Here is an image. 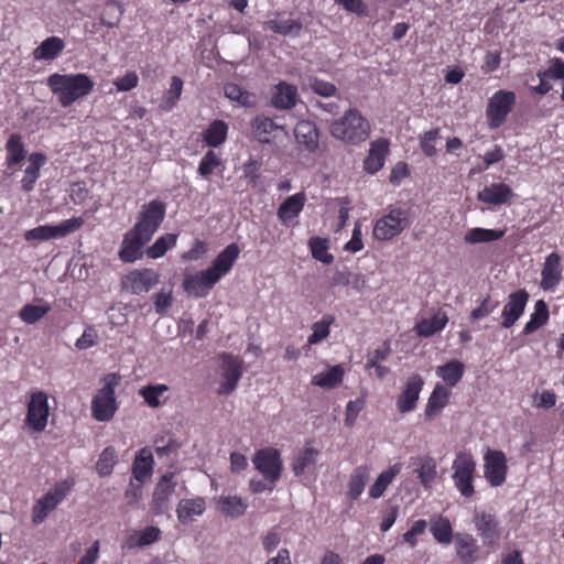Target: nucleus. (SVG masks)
I'll return each mask as SVG.
<instances>
[{"label": "nucleus", "mask_w": 564, "mask_h": 564, "mask_svg": "<svg viewBox=\"0 0 564 564\" xmlns=\"http://www.w3.org/2000/svg\"><path fill=\"white\" fill-rule=\"evenodd\" d=\"M46 85L63 108L87 97L95 87L91 77L85 73H53L47 77Z\"/></svg>", "instance_id": "f03ea898"}, {"label": "nucleus", "mask_w": 564, "mask_h": 564, "mask_svg": "<svg viewBox=\"0 0 564 564\" xmlns=\"http://www.w3.org/2000/svg\"><path fill=\"white\" fill-rule=\"evenodd\" d=\"M335 323V317L325 314L321 321L312 325V334L308 336V345H316L329 336L330 326Z\"/></svg>", "instance_id": "603ef678"}, {"label": "nucleus", "mask_w": 564, "mask_h": 564, "mask_svg": "<svg viewBox=\"0 0 564 564\" xmlns=\"http://www.w3.org/2000/svg\"><path fill=\"white\" fill-rule=\"evenodd\" d=\"M508 474L506 454L498 449H488L484 455V476L491 487L505 484Z\"/></svg>", "instance_id": "4468645a"}, {"label": "nucleus", "mask_w": 564, "mask_h": 564, "mask_svg": "<svg viewBox=\"0 0 564 564\" xmlns=\"http://www.w3.org/2000/svg\"><path fill=\"white\" fill-rule=\"evenodd\" d=\"M430 531L436 542L444 545H449L455 539L453 525L448 518L437 516L430 520Z\"/></svg>", "instance_id": "4c0bfd02"}, {"label": "nucleus", "mask_w": 564, "mask_h": 564, "mask_svg": "<svg viewBox=\"0 0 564 564\" xmlns=\"http://www.w3.org/2000/svg\"><path fill=\"white\" fill-rule=\"evenodd\" d=\"M451 397V389L444 386V383L437 382L427 399L424 410V420L431 422L438 417L448 405Z\"/></svg>", "instance_id": "4be33fe9"}, {"label": "nucleus", "mask_w": 564, "mask_h": 564, "mask_svg": "<svg viewBox=\"0 0 564 564\" xmlns=\"http://www.w3.org/2000/svg\"><path fill=\"white\" fill-rule=\"evenodd\" d=\"M440 138V128H435L429 131H425L420 138V148L421 151L427 158H433L436 155L437 150L435 147V141Z\"/></svg>", "instance_id": "bf43d9fd"}, {"label": "nucleus", "mask_w": 564, "mask_h": 564, "mask_svg": "<svg viewBox=\"0 0 564 564\" xmlns=\"http://www.w3.org/2000/svg\"><path fill=\"white\" fill-rule=\"evenodd\" d=\"M242 376L241 362L229 355L223 356V382L219 386L218 394L231 393Z\"/></svg>", "instance_id": "5701e85b"}, {"label": "nucleus", "mask_w": 564, "mask_h": 564, "mask_svg": "<svg viewBox=\"0 0 564 564\" xmlns=\"http://www.w3.org/2000/svg\"><path fill=\"white\" fill-rule=\"evenodd\" d=\"M401 471V464L397 463L382 471L369 489V496L378 499L383 496L388 486L393 481L395 476Z\"/></svg>", "instance_id": "a18cd8bd"}, {"label": "nucleus", "mask_w": 564, "mask_h": 564, "mask_svg": "<svg viewBox=\"0 0 564 564\" xmlns=\"http://www.w3.org/2000/svg\"><path fill=\"white\" fill-rule=\"evenodd\" d=\"M74 479H64L56 482L53 488L39 499L32 509V522L34 524L42 523L50 512L55 510L57 506L66 498L74 487Z\"/></svg>", "instance_id": "423d86ee"}, {"label": "nucleus", "mask_w": 564, "mask_h": 564, "mask_svg": "<svg viewBox=\"0 0 564 564\" xmlns=\"http://www.w3.org/2000/svg\"><path fill=\"white\" fill-rule=\"evenodd\" d=\"M101 387L91 400V416L98 422H109L118 411L116 389L121 383L118 372L105 375L100 380Z\"/></svg>", "instance_id": "7ed1b4c3"}, {"label": "nucleus", "mask_w": 564, "mask_h": 564, "mask_svg": "<svg viewBox=\"0 0 564 564\" xmlns=\"http://www.w3.org/2000/svg\"><path fill=\"white\" fill-rule=\"evenodd\" d=\"M516 94L510 90H497L489 99L486 118L490 129L500 128L516 105Z\"/></svg>", "instance_id": "1a4fd4ad"}, {"label": "nucleus", "mask_w": 564, "mask_h": 564, "mask_svg": "<svg viewBox=\"0 0 564 564\" xmlns=\"http://www.w3.org/2000/svg\"><path fill=\"white\" fill-rule=\"evenodd\" d=\"M344 377V369L337 365L332 367L326 372L318 373L313 377L312 384L318 386L324 389H333L341 383Z\"/></svg>", "instance_id": "8fccbe9b"}, {"label": "nucleus", "mask_w": 564, "mask_h": 564, "mask_svg": "<svg viewBox=\"0 0 564 564\" xmlns=\"http://www.w3.org/2000/svg\"><path fill=\"white\" fill-rule=\"evenodd\" d=\"M405 212L400 208L391 209L379 218L373 227V236L378 240H390L408 227Z\"/></svg>", "instance_id": "ddd939ff"}, {"label": "nucleus", "mask_w": 564, "mask_h": 564, "mask_svg": "<svg viewBox=\"0 0 564 564\" xmlns=\"http://www.w3.org/2000/svg\"><path fill=\"white\" fill-rule=\"evenodd\" d=\"M65 48V42L58 36L45 39L34 51L33 57L36 61H53Z\"/></svg>", "instance_id": "e433bc0d"}, {"label": "nucleus", "mask_w": 564, "mask_h": 564, "mask_svg": "<svg viewBox=\"0 0 564 564\" xmlns=\"http://www.w3.org/2000/svg\"><path fill=\"white\" fill-rule=\"evenodd\" d=\"M45 161L46 156L41 152H34L29 156V165L24 170V175L21 180V188L24 192L33 191L40 177V170L45 164Z\"/></svg>", "instance_id": "7c9ffc66"}, {"label": "nucleus", "mask_w": 564, "mask_h": 564, "mask_svg": "<svg viewBox=\"0 0 564 564\" xmlns=\"http://www.w3.org/2000/svg\"><path fill=\"white\" fill-rule=\"evenodd\" d=\"M498 302H492L488 294L480 301L479 305L470 312V319L478 321L487 317L496 310Z\"/></svg>", "instance_id": "e2e57ef3"}, {"label": "nucleus", "mask_w": 564, "mask_h": 564, "mask_svg": "<svg viewBox=\"0 0 564 564\" xmlns=\"http://www.w3.org/2000/svg\"><path fill=\"white\" fill-rule=\"evenodd\" d=\"M473 521L484 544L488 547H496L501 538V528L497 517L486 511H475Z\"/></svg>", "instance_id": "2eb2a0df"}, {"label": "nucleus", "mask_w": 564, "mask_h": 564, "mask_svg": "<svg viewBox=\"0 0 564 564\" xmlns=\"http://www.w3.org/2000/svg\"><path fill=\"white\" fill-rule=\"evenodd\" d=\"M297 101V88L285 82H280L274 87L271 105L276 109H291Z\"/></svg>", "instance_id": "bb28decb"}, {"label": "nucleus", "mask_w": 564, "mask_h": 564, "mask_svg": "<svg viewBox=\"0 0 564 564\" xmlns=\"http://www.w3.org/2000/svg\"><path fill=\"white\" fill-rule=\"evenodd\" d=\"M177 239V234H165L159 237L152 246L147 248V257L150 259L162 258L167 250L173 249L176 246Z\"/></svg>", "instance_id": "de8ad7c7"}, {"label": "nucleus", "mask_w": 564, "mask_h": 564, "mask_svg": "<svg viewBox=\"0 0 564 564\" xmlns=\"http://www.w3.org/2000/svg\"><path fill=\"white\" fill-rule=\"evenodd\" d=\"M501 63V52L500 51H489L486 53L484 58V64L481 69L484 73L489 74L497 70Z\"/></svg>", "instance_id": "774afa93"}, {"label": "nucleus", "mask_w": 564, "mask_h": 564, "mask_svg": "<svg viewBox=\"0 0 564 564\" xmlns=\"http://www.w3.org/2000/svg\"><path fill=\"white\" fill-rule=\"evenodd\" d=\"M218 510L230 518H239L242 516L248 505L242 498L237 496H221L217 501Z\"/></svg>", "instance_id": "49530a36"}, {"label": "nucleus", "mask_w": 564, "mask_h": 564, "mask_svg": "<svg viewBox=\"0 0 564 564\" xmlns=\"http://www.w3.org/2000/svg\"><path fill=\"white\" fill-rule=\"evenodd\" d=\"M165 215V203L160 199H152L141 206L133 228L152 239L163 223Z\"/></svg>", "instance_id": "6e6552de"}, {"label": "nucleus", "mask_w": 564, "mask_h": 564, "mask_svg": "<svg viewBox=\"0 0 564 564\" xmlns=\"http://www.w3.org/2000/svg\"><path fill=\"white\" fill-rule=\"evenodd\" d=\"M562 258L557 252H551L544 259L541 270L540 288L544 291L554 290L563 279Z\"/></svg>", "instance_id": "412c9836"}, {"label": "nucleus", "mask_w": 564, "mask_h": 564, "mask_svg": "<svg viewBox=\"0 0 564 564\" xmlns=\"http://www.w3.org/2000/svg\"><path fill=\"white\" fill-rule=\"evenodd\" d=\"M261 163L257 160L250 159L242 165L243 177L253 187H258L261 181L260 174Z\"/></svg>", "instance_id": "052dcab7"}, {"label": "nucleus", "mask_w": 564, "mask_h": 564, "mask_svg": "<svg viewBox=\"0 0 564 564\" xmlns=\"http://www.w3.org/2000/svg\"><path fill=\"white\" fill-rule=\"evenodd\" d=\"M174 478V473H166L155 485L151 501V510L154 514H163L169 509L170 499L176 487Z\"/></svg>", "instance_id": "6ab92c4d"}, {"label": "nucleus", "mask_w": 564, "mask_h": 564, "mask_svg": "<svg viewBox=\"0 0 564 564\" xmlns=\"http://www.w3.org/2000/svg\"><path fill=\"white\" fill-rule=\"evenodd\" d=\"M319 451L313 447H304L293 458L292 470L295 476H302L306 470L315 466Z\"/></svg>", "instance_id": "a19ab883"}, {"label": "nucleus", "mask_w": 564, "mask_h": 564, "mask_svg": "<svg viewBox=\"0 0 564 564\" xmlns=\"http://www.w3.org/2000/svg\"><path fill=\"white\" fill-rule=\"evenodd\" d=\"M296 141L307 150L314 151L318 145V131L316 126L310 120H301L294 128Z\"/></svg>", "instance_id": "72a5a7b5"}, {"label": "nucleus", "mask_w": 564, "mask_h": 564, "mask_svg": "<svg viewBox=\"0 0 564 564\" xmlns=\"http://www.w3.org/2000/svg\"><path fill=\"white\" fill-rule=\"evenodd\" d=\"M153 469V456L151 452L142 448L135 456L132 474L133 477L140 481L149 477Z\"/></svg>", "instance_id": "09e8293b"}, {"label": "nucleus", "mask_w": 564, "mask_h": 564, "mask_svg": "<svg viewBox=\"0 0 564 564\" xmlns=\"http://www.w3.org/2000/svg\"><path fill=\"white\" fill-rule=\"evenodd\" d=\"M159 282L160 273L154 269H133L122 276L121 288L133 295H140L148 293Z\"/></svg>", "instance_id": "9b49d317"}, {"label": "nucleus", "mask_w": 564, "mask_h": 564, "mask_svg": "<svg viewBox=\"0 0 564 564\" xmlns=\"http://www.w3.org/2000/svg\"><path fill=\"white\" fill-rule=\"evenodd\" d=\"M453 481L462 497L475 495L476 462L470 453L458 452L452 464Z\"/></svg>", "instance_id": "39448f33"}, {"label": "nucleus", "mask_w": 564, "mask_h": 564, "mask_svg": "<svg viewBox=\"0 0 564 564\" xmlns=\"http://www.w3.org/2000/svg\"><path fill=\"white\" fill-rule=\"evenodd\" d=\"M252 463L268 482L275 485L280 479L283 464L281 454L276 448L264 447L258 449L252 457Z\"/></svg>", "instance_id": "9d476101"}, {"label": "nucleus", "mask_w": 564, "mask_h": 564, "mask_svg": "<svg viewBox=\"0 0 564 564\" xmlns=\"http://www.w3.org/2000/svg\"><path fill=\"white\" fill-rule=\"evenodd\" d=\"M50 416L48 397L44 391L35 390L30 394L26 404L25 425L35 433H42L47 426Z\"/></svg>", "instance_id": "0eeeda50"}, {"label": "nucleus", "mask_w": 564, "mask_h": 564, "mask_svg": "<svg viewBox=\"0 0 564 564\" xmlns=\"http://www.w3.org/2000/svg\"><path fill=\"white\" fill-rule=\"evenodd\" d=\"M447 323V314L438 311L431 318H422L416 322L414 325V332L420 337L429 338L443 330Z\"/></svg>", "instance_id": "cd10ccee"}, {"label": "nucleus", "mask_w": 564, "mask_h": 564, "mask_svg": "<svg viewBox=\"0 0 564 564\" xmlns=\"http://www.w3.org/2000/svg\"><path fill=\"white\" fill-rule=\"evenodd\" d=\"M368 479L369 470L367 466H359L354 469L348 484V495L352 500L358 499L362 494Z\"/></svg>", "instance_id": "3c124183"}, {"label": "nucleus", "mask_w": 564, "mask_h": 564, "mask_svg": "<svg viewBox=\"0 0 564 564\" xmlns=\"http://www.w3.org/2000/svg\"><path fill=\"white\" fill-rule=\"evenodd\" d=\"M310 87L315 94L323 97H332L337 91V88L334 84L317 77L310 78Z\"/></svg>", "instance_id": "69168bd1"}, {"label": "nucleus", "mask_w": 564, "mask_h": 564, "mask_svg": "<svg viewBox=\"0 0 564 564\" xmlns=\"http://www.w3.org/2000/svg\"><path fill=\"white\" fill-rule=\"evenodd\" d=\"M435 373L443 380L447 388L458 384L465 373V365L457 359H452L436 368Z\"/></svg>", "instance_id": "c756f323"}, {"label": "nucleus", "mask_w": 564, "mask_h": 564, "mask_svg": "<svg viewBox=\"0 0 564 564\" xmlns=\"http://www.w3.org/2000/svg\"><path fill=\"white\" fill-rule=\"evenodd\" d=\"M84 225L82 217H73L63 220L57 226L42 225L24 232L26 241L39 240L45 241L50 239H57L67 236L70 232L78 230Z\"/></svg>", "instance_id": "f8f14e48"}, {"label": "nucleus", "mask_w": 564, "mask_h": 564, "mask_svg": "<svg viewBox=\"0 0 564 564\" xmlns=\"http://www.w3.org/2000/svg\"><path fill=\"white\" fill-rule=\"evenodd\" d=\"M117 463V454L113 447H106L96 464L97 473L105 477L111 474L113 466Z\"/></svg>", "instance_id": "13d9d810"}, {"label": "nucleus", "mask_w": 564, "mask_h": 564, "mask_svg": "<svg viewBox=\"0 0 564 564\" xmlns=\"http://www.w3.org/2000/svg\"><path fill=\"white\" fill-rule=\"evenodd\" d=\"M330 133L338 140L358 144L368 139L370 124L357 109L351 108L330 124Z\"/></svg>", "instance_id": "20e7f679"}, {"label": "nucleus", "mask_w": 564, "mask_h": 564, "mask_svg": "<svg viewBox=\"0 0 564 564\" xmlns=\"http://www.w3.org/2000/svg\"><path fill=\"white\" fill-rule=\"evenodd\" d=\"M251 130L253 137L260 143H270L271 138L275 135V131H283L284 127L278 124L273 119L269 117L257 116L251 122Z\"/></svg>", "instance_id": "c85d7f7f"}, {"label": "nucleus", "mask_w": 564, "mask_h": 564, "mask_svg": "<svg viewBox=\"0 0 564 564\" xmlns=\"http://www.w3.org/2000/svg\"><path fill=\"white\" fill-rule=\"evenodd\" d=\"M305 194L303 192L296 193L288 197L278 209L279 219L286 224L300 215L305 205Z\"/></svg>", "instance_id": "f704fd0d"}, {"label": "nucleus", "mask_w": 564, "mask_h": 564, "mask_svg": "<svg viewBox=\"0 0 564 564\" xmlns=\"http://www.w3.org/2000/svg\"><path fill=\"white\" fill-rule=\"evenodd\" d=\"M170 388L164 383L156 384H148L143 386L139 389V395L143 399L144 403L152 408L158 409L165 403V399L162 400L164 393H166Z\"/></svg>", "instance_id": "37998d69"}, {"label": "nucleus", "mask_w": 564, "mask_h": 564, "mask_svg": "<svg viewBox=\"0 0 564 564\" xmlns=\"http://www.w3.org/2000/svg\"><path fill=\"white\" fill-rule=\"evenodd\" d=\"M506 234L505 229H487L481 227L470 228L464 236L467 245L492 242L501 239Z\"/></svg>", "instance_id": "79ce46f5"}, {"label": "nucleus", "mask_w": 564, "mask_h": 564, "mask_svg": "<svg viewBox=\"0 0 564 564\" xmlns=\"http://www.w3.org/2000/svg\"><path fill=\"white\" fill-rule=\"evenodd\" d=\"M264 29L270 30L275 34H280L283 36H293L296 37L301 34L303 24L297 19H288V20H268L264 22Z\"/></svg>", "instance_id": "ea45409f"}, {"label": "nucleus", "mask_w": 564, "mask_h": 564, "mask_svg": "<svg viewBox=\"0 0 564 564\" xmlns=\"http://www.w3.org/2000/svg\"><path fill=\"white\" fill-rule=\"evenodd\" d=\"M530 295L525 289H519L508 295L501 312V327L510 328L524 313Z\"/></svg>", "instance_id": "a211bd4d"}, {"label": "nucleus", "mask_w": 564, "mask_h": 564, "mask_svg": "<svg viewBox=\"0 0 564 564\" xmlns=\"http://www.w3.org/2000/svg\"><path fill=\"white\" fill-rule=\"evenodd\" d=\"M427 528V521L420 519L413 522L411 528L402 534V539L405 543H408L411 547H415L417 545V538L423 535Z\"/></svg>", "instance_id": "680f3d73"}, {"label": "nucleus", "mask_w": 564, "mask_h": 564, "mask_svg": "<svg viewBox=\"0 0 564 564\" xmlns=\"http://www.w3.org/2000/svg\"><path fill=\"white\" fill-rule=\"evenodd\" d=\"M455 551L463 564H474L479 558V545L469 533L455 534Z\"/></svg>", "instance_id": "393cba45"}, {"label": "nucleus", "mask_w": 564, "mask_h": 564, "mask_svg": "<svg viewBox=\"0 0 564 564\" xmlns=\"http://www.w3.org/2000/svg\"><path fill=\"white\" fill-rule=\"evenodd\" d=\"M514 197L512 188L503 183H491L477 193V200L488 206L510 205Z\"/></svg>", "instance_id": "aec40b11"}, {"label": "nucleus", "mask_w": 564, "mask_h": 564, "mask_svg": "<svg viewBox=\"0 0 564 564\" xmlns=\"http://www.w3.org/2000/svg\"><path fill=\"white\" fill-rule=\"evenodd\" d=\"M550 318L547 304L543 300H539L534 304V312L530 315L529 322L522 329L523 335H530L544 326Z\"/></svg>", "instance_id": "c03bdc74"}, {"label": "nucleus", "mask_w": 564, "mask_h": 564, "mask_svg": "<svg viewBox=\"0 0 564 564\" xmlns=\"http://www.w3.org/2000/svg\"><path fill=\"white\" fill-rule=\"evenodd\" d=\"M149 241H151V238L132 227L123 235L118 252L119 259L124 263H133L140 260L143 257V248Z\"/></svg>", "instance_id": "dca6fc26"}, {"label": "nucleus", "mask_w": 564, "mask_h": 564, "mask_svg": "<svg viewBox=\"0 0 564 564\" xmlns=\"http://www.w3.org/2000/svg\"><path fill=\"white\" fill-rule=\"evenodd\" d=\"M390 142L388 139L380 138L370 143L368 155L364 160V169L370 174H375L382 169L387 155L389 154Z\"/></svg>", "instance_id": "b1692460"}, {"label": "nucleus", "mask_w": 564, "mask_h": 564, "mask_svg": "<svg viewBox=\"0 0 564 564\" xmlns=\"http://www.w3.org/2000/svg\"><path fill=\"white\" fill-rule=\"evenodd\" d=\"M414 471L425 489H430L437 477V464L430 455H419L412 458Z\"/></svg>", "instance_id": "a878e982"}, {"label": "nucleus", "mask_w": 564, "mask_h": 564, "mask_svg": "<svg viewBox=\"0 0 564 564\" xmlns=\"http://www.w3.org/2000/svg\"><path fill=\"white\" fill-rule=\"evenodd\" d=\"M51 311V305L25 304L19 313L20 318L26 324H34Z\"/></svg>", "instance_id": "4d7b16f0"}, {"label": "nucleus", "mask_w": 564, "mask_h": 564, "mask_svg": "<svg viewBox=\"0 0 564 564\" xmlns=\"http://www.w3.org/2000/svg\"><path fill=\"white\" fill-rule=\"evenodd\" d=\"M223 167V160L221 158L214 152L213 150H208L204 156L202 158L197 173L204 177L207 178L212 173L215 172V170Z\"/></svg>", "instance_id": "6e6d98bb"}, {"label": "nucleus", "mask_w": 564, "mask_h": 564, "mask_svg": "<svg viewBox=\"0 0 564 564\" xmlns=\"http://www.w3.org/2000/svg\"><path fill=\"white\" fill-rule=\"evenodd\" d=\"M139 84V77L135 72H127L122 77H118L113 85L118 91H130Z\"/></svg>", "instance_id": "338daca9"}, {"label": "nucleus", "mask_w": 564, "mask_h": 564, "mask_svg": "<svg viewBox=\"0 0 564 564\" xmlns=\"http://www.w3.org/2000/svg\"><path fill=\"white\" fill-rule=\"evenodd\" d=\"M423 387L424 379L419 373H413L406 379L395 401L397 409L400 413H409L416 409Z\"/></svg>", "instance_id": "f3484780"}, {"label": "nucleus", "mask_w": 564, "mask_h": 564, "mask_svg": "<svg viewBox=\"0 0 564 564\" xmlns=\"http://www.w3.org/2000/svg\"><path fill=\"white\" fill-rule=\"evenodd\" d=\"M308 246L312 252V256L317 261L323 262L324 264H330L334 261L333 254L328 252L329 243L326 238L322 237H312L308 240Z\"/></svg>", "instance_id": "5fc2aeb1"}, {"label": "nucleus", "mask_w": 564, "mask_h": 564, "mask_svg": "<svg viewBox=\"0 0 564 564\" xmlns=\"http://www.w3.org/2000/svg\"><path fill=\"white\" fill-rule=\"evenodd\" d=\"M6 165L8 169L14 167L22 163L26 156V150L20 133H11L6 145Z\"/></svg>", "instance_id": "2f4dec72"}, {"label": "nucleus", "mask_w": 564, "mask_h": 564, "mask_svg": "<svg viewBox=\"0 0 564 564\" xmlns=\"http://www.w3.org/2000/svg\"><path fill=\"white\" fill-rule=\"evenodd\" d=\"M240 249L237 243L228 245L221 250L206 270L185 275L183 289L187 295L202 299L225 276L238 259Z\"/></svg>", "instance_id": "f257e3e1"}, {"label": "nucleus", "mask_w": 564, "mask_h": 564, "mask_svg": "<svg viewBox=\"0 0 564 564\" xmlns=\"http://www.w3.org/2000/svg\"><path fill=\"white\" fill-rule=\"evenodd\" d=\"M183 91V80L178 76L171 78L169 90L164 94L160 109L171 111L177 104Z\"/></svg>", "instance_id": "864d4df0"}, {"label": "nucleus", "mask_w": 564, "mask_h": 564, "mask_svg": "<svg viewBox=\"0 0 564 564\" xmlns=\"http://www.w3.org/2000/svg\"><path fill=\"white\" fill-rule=\"evenodd\" d=\"M206 502L202 497L182 499L178 502L176 513L181 523L185 524L196 516H202L205 512Z\"/></svg>", "instance_id": "c9c22d12"}, {"label": "nucleus", "mask_w": 564, "mask_h": 564, "mask_svg": "<svg viewBox=\"0 0 564 564\" xmlns=\"http://www.w3.org/2000/svg\"><path fill=\"white\" fill-rule=\"evenodd\" d=\"M228 129L224 120H214L202 133V141L209 148H217L226 141Z\"/></svg>", "instance_id": "58836bf2"}, {"label": "nucleus", "mask_w": 564, "mask_h": 564, "mask_svg": "<svg viewBox=\"0 0 564 564\" xmlns=\"http://www.w3.org/2000/svg\"><path fill=\"white\" fill-rule=\"evenodd\" d=\"M173 295L172 290L165 291L162 289L160 292L153 295V304L155 312L160 315H164L167 310L172 306Z\"/></svg>", "instance_id": "0e129e2a"}, {"label": "nucleus", "mask_w": 564, "mask_h": 564, "mask_svg": "<svg viewBox=\"0 0 564 564\" xmlns=\"http://www.w3.org/2000/svg\"><path fill=\"white\" fill-rule=\"evenodd\" d=\"M162 531L160 530V528L149 525L140 531H133L131 534H129L126 540V546L129 549H141L160 541Z\"/></svg>", "instance_id": "473e14b6"}]
</instances>
